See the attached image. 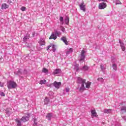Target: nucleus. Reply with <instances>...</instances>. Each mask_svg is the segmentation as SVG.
<instances>
[{
  "label": "nucleus",
  "instance_id": "c9c22d12",
  "mask_svg": "<svg viewBox=\"0 0 126 126\" xmlns=\"http://www.w3.org/2000/svg\"><path fill=\"white\" fill-rule=\"evenodd\" d=\"M0 95H1V96H3V97H4V96H5V94H4V93H3V92H1L0 93Z\"/></svg>",
  "mask_w": 126,
  "mask_h": 126
},
{
  "label": "nucleus",
  "instance_id": "20e7f679",
  "mask_svg": "<svg viewBox=\"0 0 126 126\" xmlns=\"http://www.w3.org/2000/svg\"><path fill=\"white\" fill-rule=\"evenodd\" d=\"M53 85L55 88H57V89H59V88H60V87H61V86L62 85V83L57 82V81H55L53 83Z\"/></svg>",
  "mask_w": 126,
  "mask_h": 126
},
{
  "label": "nucleus",
  "instance_id": "1a4fd4ad",
  "mask_svg": "<svg viewBox=\"0 0 126 126\" xmlns=\"http://www.w3.org/2000/svg\"><path fill=\"white\" fill-rule=\"evenodd\" d=\"M8 7H9V6L5 3H4L1 5V9H6L8 8Z\"/></svg>",
  "mask_w": 126,
  "mask_h": 126
},
{
  "label": "nucleus",
  "instance_id": "aec40b11",
  "mask_svg": "<svg viewBox=\"0 0 126 126\" xmlns=\"http://www.w3.org/2000/svg\"><path fill=\"white\" fill-rule=\"evenodd\" d=\"M52 118V113H48L46 115V118L47 120H51V118Z\"/></svg>",
  "mask_w": 126,
  "mask_h": 126
},
{
  "label": "nucleus",
  "instance_id": "37998d69",
  "mask_svg": "<svg viewBox=\"0 0 126 126\" xmlns=\"http://www.w3.org/2000/svg\"><path fill=\"white\" fill-rule=\"evenodd\" d=\"M77 67L76 68L77 71L78 70V65H79V64H77Z\"/></svg>",
  "mask_w": 126,
  "mask_h": 126
},
{
  "label": "nucleus",
  "instance_id": "e433bc0d",
  "mask_svg": "<svg viewBox=\"0 0 126 126\" xmlns=\"http://www.w3.org/2000/svg\"><path fill=\"white\" fill-rule=\"evenodd\" d=\"M97 80L100 81H103V78H99L97 79Z\"/></svg>",
  "mask_w": 126,
  "mask_h": 126
},
{
  "label": "nucleus",
  "instance_id": "cd10ccee",
  "mask_svg": "<svg viewBox=\"0 0 126 126\" xmlns=\"http://www.w3.org/2000/svg\"><path fill=\"white\" fill-rule=\"evenodd\" d=\"M85 53V51L84 50H82L81 54V56L85 57V55H84V54Z\"/></svg>",
  "mask_w": 126,
  "mask_h": 126
},
{
  "label": "nucleus",
  "instance_id": "2eb2a0df",
  "mask_svg": "<svg viewBox=\"0 0 126 126\" xmlns=\"http://www.w3.org/2000/svg\"><path fill=\"white\" fill-rule=\"evenodd\" d=\"M103 112L105 114H111V113H112V109H104Z\"/></svg>",
  "mask_w": 126,
  "mask_h": 126
},
{
  "label": "nucleus",
  "instance_id": "5701e85b",
  "mask_svg": "<svg viewBox=\"0 0 126 126\" xmlns=\"http://www.w3.org/2000/svg\"><path fill=\"white\" fill-rule=\"evenodd\" d=\"M65 23L67 25V24H68V23H69V18L68 17H67V18H65Z\"/></svg>",
  "mask_w": 126,
  "mask_h": 126
},
{
  "label": "nucleus",
  "instance_id": "9d476101",
  "mask_svg": "<svg viewBox=\"0 0 126 126\" xmlns=\"http://www.w3.org/2000/svg\"><path fill=\"white\" fill-rule=\"evenodd\" d=\"M62 41H63V42L65 44V45H68V42H67V39L65 36H63L61 38Z\"/></svg>",
  "mask_w": 126,
  "mask_h": 126
},
{
  "label": "nucleus",
  "instance_id": "7ed1b4c3",
  "mask_svg": "<svg viewBox=\"0 0 126 126\" xmlns=\"http://www.w3.org/2000/svg\"><path fill=\"white\" fill-rule=\"evenodd\" d=\"M107 7V3L105 2H102L99 4L98 8L99 9H104Z\"/></svg>",
  "mask_w": 126,
  "mask_h": 126
},
{
  "label": "nucleus",
  "instance_id": "4c0bfd02",
  "mask_svg": "<svg viewBox=\"0 0 126 126\" xmlns=\"http://www.w3.org/2000/svg\"><path fill=\"white\" fill-rule=\"evenodd\" d=\"M19 73H21V69H19L18 71V74H19Z\"/></svg>",
  "mask_w": 126,
  "mask_h": 126
},
{
  "label": "nucleus",
  "instance_id": "f257e3e1",
  "mask_svg": "<svg viewBox=\"0 0 126 126\" xmlns=\"http://www.w3.org/2000/svg\"><path fill=\"white\" fill-rule=\"evenodd\" d=\"M78 83H81V87L79 88L80 92H83V91L85 90L84 84H85V82H86V80L79 77L78 78Z\"/></svg>",
  "mask_w": 126,
  "mask_h": 126
},
{
  "label": "nucleus",
  "instance_id": "a211bd4d",
  "mask_svg": "<svg viewBox=\"0 0 126 126\" xmlns=\"http://www.w3.org/2000/svg\"><path fill=\"white\" fill-rule=\"evenodd\" d=\"M23 122H24L25 123L26 122H27V121H28V120H29V118H28V117H23L21 119Z\"/></svg>",
  "mask_w": 126,
  "mask_h": 126
},
{
  "label": "nucleus",
  "instance_id": "412c9836",
  "mask_svg": "<svg viewBox=\"0 0 126 126\" xmlns=\"http://www.w3.org/2000/svg\"><path fill=\"white\" fill-rule=\"evenodd\" d=\"M73 52V50L72 49V48H70L69 49V50L66 51V55H69V54H70V53H72Z\"/></svg>",
  "mask_w": 126,
  "mask_h": 126
},
{
  "label": "nucleus",
  "instance_id": "a19ab883",
  "mask_svg": "<svg viewBox=\"0 0 126 126\" xmlns=\"http://www.w3.org/2000/svg\"><path fill=\"white\" fill-rule=\"evenodd\" d=\"M2 86H3L1 85V82H0V87H2Z\"/></svg>",
  "mask_w": 126,
  "mask_h": 126
},
{
  "label": "nucleus",
  "instance_id": "ddd939ff",
  "mask_svg": "<svg viewBox=\"0 0 126 126\" xmlns=\"http://www.w3.org/2000/svg\"><path fill=\"white\" fill-rule=\"evenodd\" d=\"M119 42L120 43V46L121 47V49L122 50V51H125V50H126L125 48V44H124L123 42H122L121 41V40H119Z\"/></svg>",
  "mask_w": 126,
  "mask_h": 126
},
{
  "label": "nucleus",
  "instance_id": "c03bdc74",
  "mask_svg": "<svg viewBox=\"0 0 126 126\" xmlns=\"http://www.w3.org/2000/svg\"><path fill=\"white\" fill-rule=\"evenodd\" d=\"M98 29H100V28H98Z\"/></svg>",
  "mask_w": 126,
  "mask_h": 126
},
{
  "label": "nucleus",
  "instance_id": "a18cd8bd",
  "mask_svg": "<svg viewBox=\"0 0 126 126\" xmlns=\"http://www.w3.org/2000/svg\"><path fill=\"white\" fill-rule=\"evenodd\" d=\"M39 126H42V125H39Z\"/></svg>",
  "mask_w": 126,
  "mask_h": 126
},
{
  "label": "nucleus",
  "instance_id": "473e14b6",
  "mask_svg": "<svg viewBox=\"0 0 126 126\" xmlns=\"http://www.w3.org/2000/svg\"><path fill=\"white\" fill-rule=\"evenodd\" d=\"M28 39L27 36H25L24 38H23V41L24 42H26L27 40Z\"/></svg>",
  "mask_w": 126,
  "mask_h": 126
},
{
  "label": "nucleus",
  "instance_id": "f8f14e48",
  "mask_svg": "<svg viewBox=\"0 0 126 126\" xmlns=\"http://www.w3.org/2000/svg\"><path fill=\"white\" fill-rule=\"evenodd\" d=\"M50 40L53 39V40H56L57 39V35L56 34H54V33H52L50 37H49Z\"/></svg>",
  "mask_w": 126,
  "mask_h": 126
},
{
  "label": "nucleus",
  "instance_id": "4be33fe9",
  "mask_svg": "<svg viewBox=\"0 0 126 126\" xmlns=\"http://www.w3.org/2000/svg\"><path fill=\"white\" fill-rule=\"evenodd\" d=\"M89 68L87 66V65H84L82 68V70H88Z\"/></svg>",
  "mask_w": 126,
  "mask_h": 126
},
{
  "label": "nucleus",
  "instance_id": "c756f323",
  "mask_svg": "<svg viewBox=\"0 0 126 126\" xmlns=\"http://www.w3.org/2000/svg\"><path fill=\"white\" fill-rule=\"evenodd\" d=\"M84 59H85V56H81L80 62H82V61H84Z\"/></svg>",
  "mask_w": 126,
  "mask_h": 126
},
{
  "label": "nucleus",
  "instance_id": "bb28decb",
  "mask_svg": "<svg viewBox=\"0 0 126 126\" xmlns=\"http://www.w3.org/2000/svg\"><path fill=\"white\" fill-rule=\"evenodd\" d=\"M42 72H44V73H48V72H49V71L48 70V69H47V68H44L42 69Z\"/></svg>",
  "mask_w": 126,
  "mask_h": 126
},
{
  "label": "nucleus",
  "instance_id": "dca6fc26",
  "mask_svg": "<svg viewBox=\"0 0 126 126\" xmlns=\"http://www.w3.org/2000/svg\"><path fill=\"white\" fill-rule=\"evenodd\" d=\"M15 122L17 123V126H21V122H20V120H19L18 119H16Z\"/></svg>",
  "mask_w": 126,
  "mask_h": 126
},
{
  "label": "nucleus",
  "instance_id": "423d86ee",
  "mask_svg": "<svg viewBox=\"0 0 126 126\" xmlns=\"http://www.w3.org/2000/svg\"><path fill=\"white\" fill-rule=\"evenodd\" d=\"M38 43L40 46H45V45H46V41H45V39L41 38L38 41Z\"/></svg>",
  "mask_w": 126,
  "mask_h": 126
},
{
  "label": "nucleus",
  "instance_id": "6e6552de",
  "mask_svg": "<svg viewBox=\"0 0 126 126\" xmlns=\"http://www.w3.org/2000/svg\"><path fill=\"white\" fill-rule=\"evenodd\" d=\"M79 6H80V9H81V10H83V11H85L86 6L84 4V2L81 3L79 5Z\"/></svg>",
  "mask_w": 126,
  "mask_h": 126
},
{
  "label": "nucleus",
  "instance_id": "a878e982",
  "mask_svg": "<svg viewBox=\"0 0 126 126\" xmlns=\"http://www.w3.org/2000/svg\"><path fill=\"white\" fill-rule=\"evenodd\" d=\"M51 47H52L53 52H56V45L53 44H51Z\"/></svg>",
  "mask_w": 126,
  "mask_h": 126
},
{
  "label": "nucleus",
  "instance_id": "6ab92c4d",
  "mask_svg": "<svg viewBox=\"0 0 126 126\" xmlns=\"http://www.w3.org/2000/svg\"><path fill=\"white\" fill-rule=\"evenodd\" d=\"M121 112L122 114H124V113L126 112V106H123L121 108Z\"/></svg>",
  "mask_w": 126,
  "mask_h": 126
},
{
  "label": "nucleus",
  "instance_id": "f3484780",
  "mask_svg": "<svg viewBox=\"0 0 126 126\" xmlns=\"http://www.w3.org/2000/svg\"><path fill=\"white\" fill-rule=\"evenodd\" d=\"M49 102H50V99H49V98L47 97H45V98L44 99V103L45 104V105L49 104Z\"/></svg>",
  "mask_w": 126,
  "mask_h": 126
},
{
  "label": "nucleus",
  "instance_id": "2f4dec72",
  "mask_svg": "<svg viewBox=\"0 0 126 126\" xmlns=\"http://www.w3.org/2000/svg\"><path fill=\"white\" fill-rule=\"evenodd\" d=\"M116 4H122V2H121L120 0H117Z\"/></svg>",
  "mask_w": 126,
  "mask_h": 126
},
{
  "label": "nucleus",
  "instance_id": "b1692460",
  "mask_svg": "<svg viewBox=\"0 0 126 126\" xmlns=\"http://www.w3.org/2000/svg\"><path fill=\"white\" fill-rule=\"evenodd\" d=\"M46 82H47V81H46L45 80H41V81L39 82V84H41V85H42V84H46Z\"/></svg>",
  "mask_w": 126,
  "mask_h": 126
},
{
  "label": "nucleus",
  "instance_id": "9b49d317",
  "mask_svg": "<svg viewBox=\"0 0 126 126\" xmlns=\"http://www.w3.org/2000/svg\"><path fill=\"white\" fill-rule=\"evenodd\" d=\"M62 72V70L61 69H56L53 72V74H59V73H61Z\"/></svg>",
  "mask_w": 126,
  "mask_h": 126
},
{
  "label": "nucleus",
  "instance_id": "393cba45",
  "mask_svg": "<svg viewBox=\"0 0 126 126\" xmlns=\"http://www.w3.org/2000/svg\"><path fill=\"white\" fill-rule=\"evenodd\" d=\"M113 68L114 69V70H117L118 69V66H117V64H113Z\"/></svg>",
  "mask_w": 126,
  "mask_h": 126
},
{
  "label": "nucleus",
  "instance_id": "39448f33",
  "mask_svg": "<svg viewBox=\"0 0 126 126\" xmlns=\"http://www.w3.org/2000/svg\"><path fill=\"white\" fill-rule=\"evenodd\" d=\"M91 112L92 118H94V117L97 118V117H98V115H97V113L96 112V110L95 109L91 110Z\"/></svg>",
  "mask_w": 126,
  "mask_h": 126
},
{
  "label": "nucleus",
  "instance_id": "58836bf2",
  "mask_svg": "<svg viewBox=\"0 0 126 126\" xmlns=\"http://www.w3.org/2000/svg\"><path fill=\"white\" fill-rule=\"evenodd\" d=\"M107 1V0H98V1Z\"/></svg>",
  "mask_w": 126,
  "mask_h": 126
},
{
  "label": "nucleus",
  "instance_id": "72a5a7b5",
  "mask_svg": "<svg viewBox=\"0 0 126 126\" xmlns=\"http://www.w3.org/2000/svg\"><path fill=\"white\" fill-rule=\"evenodd\" d=\"M60 20L61 22H63V17H60Z\"/></svg>",
  "mask_w": 126,
  "mask_h": 126
},
{
  "label": "nucleus",
  "instance_id": "f704fd0d",
  "mask_svg": "<svg viewBox=\"0 0 126 126\" xmlns=\"http://www.w3.org/2000/svg\"><path fill=\"white\" fill-rule=\"evenodd\" d=\"M51 47H52L51 44L47 46V51H49V50H50V48H51Z\"/></svg>",
  "mask_w": 126,
  "mask_h": 126
},
{
  "label": "nucleus",
  "instance_id": "c85d7f7f",
  "mask_svg": "<svg viewBox=\"0 0 126 126\" xmlns=\"http://www.w3.org/2000/svg\"><path fill=\"white\" fill-rule=\"evenodd\" d=\"M100 68L101 70H105V69H106V68H105V67H104V66L102 64L100 65Z\"/></svg>",
  "mask_w": 126,
  "mask_h": 126
},
{
  "label": "nucleus",
  "instance_id": "79ce46f5",
  "mask_svg": "<svg viewBox=\"0 0 126 126\" xmlns=\"http://www.w3.org/2000/svg\"><path fill=\"white\" fill-rule=\"evenodd\" d=\"M56 34H57V35H59V34H61V32H57L56 33Z\"/></svg>",
  "mask_w": 126,
  "mask_h": 126
},
{
  "label": "nucleus",
  "instance_id": "0eeeda50",
  "mask_svg": "<svg viewBox=\"0 0 126 126\" xmlns=\"http://www.w3.org/2000/svg\"><path fill=\"white\" fill-rule=\"evenodd\" d=\"M40 122H41V119H34V126H37V125H39L40 124Z\"/></svg>",
  "mask_w": 126,
  "mask_h": 126
},
{
  "label": "nucleus",
  "instance_id": "f03ea898",
  "mask_svg": "<svg viewBox=\"0 0 126 126\" xmlns=\"http://www.w3.org/2000/svg\"><path fill=\"white\" fill-rule=\"evenodd\" d=\"M7 86L8 89H14L17 87V84L14 81H9L7 82Z\"/></svg>",
  "mask_w": 126,
  "mask_h": 126
},
{
  "label": "nucleus",
  "instance_id": "7c9ffc66",
  "mask_svg": "<svg viewBox=\"0 0 126 126\" xmlns=\"http://www.w3.org/2000/svg\"><path fill=\"white\" fill-rule=\"evenodd\" d=\"M26 9V7H24V6H22L21 8V10H22V11H25V10Z\"/></svg>",
  "mask_w": 126,
  "mask_h": 126
},
{
  "label": "nucleus",
  "instance_id": "ea45409f",
  "mask_svg": "<svg viewBox=\"0 0 126 126\" xmlns=\"http://www.w3.org/2000/svg\"><path fill=\"white\" fill-rule=\"evenodd\" d=\"M69 92V89H66V92Z\"/></svg>",
  "mask_w": 126,
  "mask_h": 126
},
{
  "label": "nucleus",
  "instance_id": "4468645a",
  "mask_svg": "<svg viewBox=\"0 0 126 126\" xmlns=\"http://www.w3.org/2000/svg\"><path fill=\"white\" fill-rule=\"evenodd\" d=\"M85 84L86 85V88H88V89H89V88H90V86H91V82H85Z\"/></svg>",
  "mask_w": 126,
  "mask_h": 126
}]
</instances>
